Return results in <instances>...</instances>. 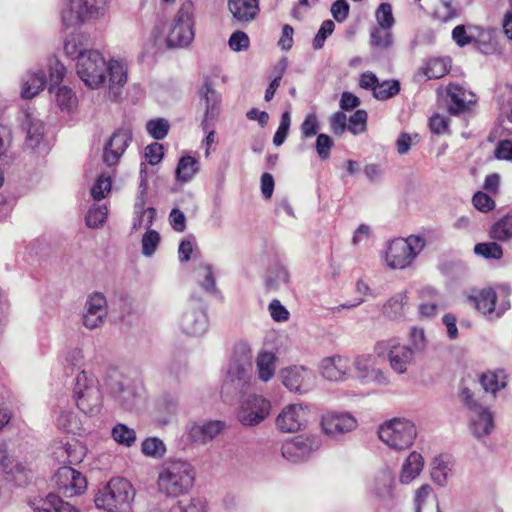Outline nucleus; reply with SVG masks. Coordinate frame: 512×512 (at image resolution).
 <instances>
[{
  "mask_svg": "<svg viewBox=\"0 0 512 512\" xmlns=\"http://www.w3.org/2000/svg\"><path fill=\"white\" fill-rule=\"evenodd\" d=\"M76 72L84 84L97 89L106 83L108 78L109 94L116 99L121 88L127 82V67L121 60L111 59L108 62L98 50H90L76 63Z\"/></svg>",
  "mask_w": 512,
  "mask_h": 512,
  "instance_id": "1",
  "label": "nucleus"
},
{
  "mask_svg": "<svg viewBox=\"0 0 512 512\" xmlns=\"http://www.w3.org/2000/svg\"><path fill=\"white\" fill-rule=\"evenodd\" d=\"M195 481V471L192 465L182 459L165 461L158 473L157 486L166 497H179L188 493Z\"/></svg>",
  "mask_w": 512,
  "mask_h": 512,
  "instance_id": "2",
  "label": "nucleus"
},
{
  "mask_svg": "<svg viewBox=\"0 0 512 512\" xmlns=\"http://www.w3.org/2000/svg\"><path fill=\"white\" fill-rule=\"evenodd\" d=\"M135 497L131 483L121 477L112 478L95 495V505L108 512H130Z\"/></svg>",
  "mask_w": 512,
  "mask_h": 512,
  "instance_id": "3",
  "label": "nucleus"
},
{
  "mask_svg": "<svg viewBox=\"0 0 512 512\" xmlns=\"http://www.w3.org/2000/svg\"><path fill=\"white\" fill-rule=\"evenodd\" d=\"M252 377V360L248 353H234L228 362L221 385V394L236 397L249 387Z\"/></svg>",
  "mask_w": 512,
  "mask_h": 512,
  "instance_id": "4",
  "label": "nucleus"
},
{
  "mask_svg": "<svg viewBox=\"0 0 512 512\" xmlns=\"http://www.w3.org/2000/svg\"><path fill=\"white\" fill-rule=\"evenodd\" d=\"M425 245V239L419 235L395 238L386 246L384 261L391 269H405L412 265Z\"/></svg>",
  "mask_w": 512,
  "mask_h": 512,
  "instance_id": "5",
  "label": "nucleus"
},
{
  "mask_svg": "<svg viewBox=\"0 0 512 512\" xmlns=\"http://www.w3.org/2000/svg\"><path fill=\"white\" fill-rule=\"evenodd\" d=\"M73 397L84 414L94 416L101 411L102 394L99 382L85 370H80L74 380Z\"/></svg>",
  "mask_w": 512,
  "mask_h": 512,
  "instance_id": "6",
  "label": "nucleus"
},
{
  "mask_svg": "<svg viewBox=\"0 0 512 512\" xmlns=\"http://www.w3.org/2000/svg\"><path fill=\"white\" fill-rule=\"evenodd\" d=\"M177 326L181 333L187 336L199 337L207 332L209 327L207 306L200 297L195 294L190 296L178 317Z\"/></svg>",
  "mask_w": 512,
  "mask_h": 512,
  "instance_id": "7",
  "label": "nucleus"
},
{
  "mask_svg": "<svg viewBox=\"0 0 512 512\" xmlns=\"http://www.w3.org/2000/svg\"><path fill=\"white\" fill-rule=\"evenodd\" d=\"M460 399L469 411L470 428L477 438L489 435L494 428V419L488 408L484 407L478 396L469 387L462 384Z\"/></svg>",
  "mask_w": 512,
  "mask_h": 512,
  "instance_id": "8",
  "label": "nucleus"
},
{
  "mask_svg": "<svg viewBox=\"0 0 512 512\" xmlns=\"http://www.w3.org/2000/svg\"><path fill=\"white\" fill-rule=\"evenodd\" d=\"M378 436L390 448L403 450L412 446L417 436V430L410 420L393 418L380 425Z\"/></svg>",
  "mask_w": 512,
  "mask_h": 512,
  "instance_id": "9",
  "label": "nucleus"
},
{
  "mask_svg": "<svg viewBox=\"0 0 512 512\" xmlns=\"http://www.w3.org/2000/svg\"><path fill=\"white\" fill-rule=\"evenodd\" d=\"M194 4L185 1L179 8L167 35L169 47H187L194 39Z\"/></svg>",
  "mask_w": 512,
  "mask_h": 512,
  "instance_id": "10",
  "label": "nucleus"
},
{
  "mask_svg": "<svg viewBox=\"0 0 512 512\" xmlns=\"http://www.w3.org/2000/svg\"><path fill=\"white\" fill-rule=\"evenodd\" d=\"M374 353L379 358L387 355L390 367L397 374H404L414 357L411 347L401 344L396 338L378 341L374 346Z\"/></svg>",
  "mask_w": 512,
  "mask_h": 512,
  "instance_id": "11",
  "label": "nucleus"
},
{
  "mask_svg": "<svg viewBox=\"0 0 512 512\" xmlns=\"http://www.w3.org/2000/svg\"><path fill=\"white\" fill-rule=\"evenodd\" d=\"M279 377L286 389L300 395L313 390L317 383V377L314 371L302 365H292L282 368Z\"/></svg>",
  "mask_w": 512,
  "mask_h": 512,
  "instance_id": "12",
  "label": "nucleus"
},
{
  "mask_svg": "<svg viewBox=\"0 0 512 512\" xmlns=\"http://www.w3.org/2000/svg\"><path fill=\"white\" fill-rule=\"evenodd\" d=\"M322 445L318 435H298L286 440L281 446L282 456L292 463H299L311 457Z\"/></svg>",
  "mask_w": 512,
  "mask_h": 512,
  "instance_id": "13",
  "label": "nucleus"
},
{
  "mask_svg": "<svg viewBox=\"0 0 512 512\" xmlns=\"http://www.w3.org/2000/svg\"><path fill=\"white\" fill-rule=\"evenodd\" d=\"M270 411V401L261 395L253 394L241 402L237 419L245 427H254L262 423L269 416Z\"/></svg>",
  "mask_w": 512,
  "mask_h": 512,
  "instance_id": "14",
  "label": "nucleus"
},
{
  "mask_svg": "<svg viewBox=\"0 0 512 512\" xmlns=\"http://www.w3.org/2000/svg\"><path fill=\"white\" fill-rule=\"evenodd\" d=\"M356 418L349 412L328 411L321 416V430L328 438L340 441L356 429Z\"/></svg>",
  "mask_w": 512,
  "mask_h": 512,
  "instance_id": "15",
  "label": "nucleus"
},
{
  "mask_svg": "<svg viewBox=\"0 0 512 512\" xmlns=\"http://www.w3.org/2000/svg\"><path fill=\"white\" fill-rule=\"evenodd\" d=\"M377 357L373 354H361L351 362V366L354 367L357 377L362 383L374 382L380 385L389 383L386 373L377 367Z\"/></svg>",
  "mask_w": 512,
  "mask_h": 512,
  "instance_id": "16",
  "label": "nucleus"
},
{
  "mask_svg": "<svg viewBox=\"0 0 512 512\" xmlns=\"http://www.w3.org/2000/svg\"><path fill=\"white\" fill-rule=\"evenodd\" d=\"M54 482L65 497L81 494L87 487L85 477L71 466L63 465L54 475Z\"/></svg>",
  "mask_w": 512,
  "mask_h": 512,
  "instance_id": "17",
  "label": "nucleus"
},
{
  "mask_svg": "<svg viewBox=\"0 0 512 512\" xmlns=\"http://www.w3.org/2000/svg\"><path fill=\"white\" fill-rule=\"evenodd\" d=\"M0 468L5 479L17 486H24L32 479L31 469L11 456L5 448H0Z\"/></svg>",
  "mask_w": 512,
  "mask_h": 512,
  "instance_id": "18",
  "label": "nucleus"
},
{
  "mask_svg": "<svg viewBox=\"0 0 512 512\" xmlns=\"http://www.w3.org/2000/svg\"><path fill=\"white\" fill-rule=\"evenodd\" d=\"M107 316V301L102 293L95 292L88 296L82 315V324L89 330L103 325Z\"/></svg>",
  "mask_w": 512,
  "mask_h": 512,
  "instance_id": "19",
  "label": "nucleus"
},
{
  "mask_svg": "<svg viewBox=\"0 0 512 512\" xmlns=\"http://www.w3.org/2000/svg\"><path fill=\"white\" fill-rule=\"evenodd\" d=\"M308 408L302 404L285 406L276 418V427L281 432L293 433L307 423Z\"/></svg>",
  "mask_w": 512,
  "mask_h": 512,
  "instance_id": "20",
  "label": "nucleus"
},
{
  "mask_svg": "<svg viewBox=\"0 0 512 512\" xmlns=\"http://www.w3.org/2000/svg\"><path fill=\"white\" fill-rule=\"evenodd\" d=\"M132 141V131L127 127H121L114 131L103 149V161L107 166L118 163L127 147Z\"/></svg>",
  "mask_w": 512,
  "mask_h": 512,
  "instance_id": "21",
  "label": "nucleus"
},
{
  "mask_svg": "<svg viewBox=\"0 0 512 512\" xmlns=\"http://www.w3.org/2000/svg\"><path fill=\"white\" fill-rule=\"evenodd\" d=\"M319 370L326 380L344 382L351 377V361L341 355L325 357L320 362Z\"/></svg>",
  "mask_w": 512,
  "mask_h": 512,
  "instance_id": "22",
  "label": "nucleus"
},
{
  "mask_svg": "<svg viewBox=\"0 0 512 512\" xmlns=\"http://www.w3.org/2000/svg\"><path fill=\"white\" fill-rule=\"evenodd\" d=\"M395 479L388 469L379 471L370 484V493L384 507H390L394 503Z\"/></svg>",
  "mask_w": 512,
  "mask_h": 512,
  "instance_id": "23",
  "label": "nucleus"
},
{
  "mask_svg": "<svg viewBox=\"0 0 512 512\" xmlns=\"http://www.w3.org/2000/svg\"><path fill=\"white\" fill-rule=\"evenodd\" d=\"M475 95L466 91L457 84H449L446 87V106L449 114L459 115L470 110V106L475 103Z\"/></svg>",
  "mask_w": 512,
  "mask_h": 512,
  "instance_id": "24",
  "label": "nucleus"
},
{
  "mask_svg": "<svg viewBox=\"0 0 512 512\" xmlns=\"http://www.w3.org/2000/svg\"><path fill=\"white\" fill-rule=\"evenodd\" d=\"M23 128L26 129L27 135L25 140L26 147L33 151L42 153L45 151L43 145L44 124L37 118L33 111H25L22 120Z\"/></svg>",
  "mask_w": 512,
  "mask_h": 512,
  "instance_id": "25",
  "label": "nucleus"
},
{
  "mask_svg": "<svg viewBox=\"0 0 512 512\" xmlns=\"http://www.w3.org/2000/svg\"><path fill=\"white\" fill-rule=\"evenodd\" d=\"M61 19L66 27H78L91 21L84 0H63Z\"/></svg>",
  "mask_w": 512,
  "mask_h": 512,
  "instance_id": "26",
  "label": "nucleus"
},
{
  "mask_svg": "<svg viewBox=\"0 0 512 512\" xmlns=\"http://www.w3.org/2000/svg\"><path fill=\"white\" fill-rule=\"evenodd\" d=\"M110 393L119 405L127 411L134 410L140 399V394L137 391L136 385L130 382H114L110 386Z\"/></svg>",
  "mask_w": 512,
  "mask_h": 512,
  "instance_id": "27",
  "label": "nucleus"
},
{
  "mask_svg": "<svg viewBox=\"0 0 512 512\" xmlns=\"http://www.w3.org/2000/svg\"><path fill=\"white\" fill-rule=\"evenodd\" d=\"M455 459L450 454H440L431 462V478L439 486L443 487L453 475Z\"/></svg>",
  "mask_w": 512,
  "mask_h": 512,
  "instance_id": "28",
  "label": "nucleus"
},
{
  "mask_svg": "<svg viewBox=\"0 0 512 512\" xmlns=\"http://www.w3.org/2000/svg\"><path fill=\"white\" fill-rule=\"evenodd\" d=\"M228 9L240 23L251 22L259 12L258 0H228Z\"/></svg>",
  "mask_w": 512,
  "mask_h": 512,
  "instance_id": "29",
  "label": "nucleus"
},
{
  "mask_svg": "<svg viewBox=\"0 0 512 512\" xmlns=\"http://www.w3.org/2000/svg\"><path fill=\"white\" fill-rule=\"evenodd\" d=\"M30 506L34 512H79L72 504L53 493L48 494L46 498L33 500Z\"/></svg>",
  "mask_w": 512,
  "mask_h": 512,
  "instance_id": "30",
  "label": "nucleus"
},
{
  "mask_svg": "<svg viewBox=\"0 0 512 512\" xmlns=\"http://www.w3.org/2000/svg\"><path fill=\"white\" fill-rule=\"evenodd\" d=\"M47 83L46 73L43 69L27 72L22 78L21 96L25 99L35 97L44 89Z\"/></svg>",
  "mask_w": 512,
  "mask_h": 512,
  "instance_id": "31",
  "label": "nucleus"
},
{
  "mask_svg": "<svg viewBox=\"0 0 512 512\" xmlns=\"http://www.w3.org/2000/svg\"><path fill=\"white\" fill-rule=\"evenodd\" d=\"M201 98L205 101L206 110L205 117L201 123L202 129L206 130L208 122L214 120L218 114V105L220 103V95L212 87V84L206 80L201 90Z\"/></svg>",
  "mask_w": 512,
  "mask_h": 512,
  "instance_id": "32",
  "label": "nucleus"
},
{
  "mask_svg": "<svg viewBox=\"0 0 512 512\" xmlns=\"http://www.w3.org/2000/svg\"><path fill=\"white\" fill-rule=\"evenodd\" d=\"M195 280L198 286L207 294L215 295L218 293L213 266L206 262H201L194 270Z\"/></svg>",
  "mask_w": 512,
  "mask_h": 512,
  "instance_id": "33",
  "label": "nucleus"
},
{
  "mask_svg": "<svg viewBox=\"0 0 512 512\" xmlns=\"http://www.w3.org/2000/svg\"><path fill=\"white\" fill-rule=\"evenodd\" d=\"M64 52L72 60L79 62L83 55L88 54L91 49L88 48V40L84 34L73 33L69 35L64 42Z\"/></svg>",
  "mask_w": 512,
  "mask_h": 512,
  "instance_id": "34",
  "label": "nucleus"
},
{
  "mask_svg": "<svg viewBox=\"0 0 512 512\" xmlns=\"http://www.w3.org/2000/svg\"><path fill=\"white\" fill-rule=\"evenodd\" d=\"M145 201L146 197L137 196L136 202L134 205V219H133V230H138L142 228H149L152 226L154 218L156 216V210L153 207H148L145 209Z\"/></svg>",
  "mask_w": 512,
  "mask_h": 512,
  "instance_id": "35",
  "label": "nucleus"
},
{
  "mask_svg": "<svg viewBox=\"0 0 512 512\" xmlns=\"http://www.w3.org/2000/svg\"><path fill=\"white\" fill-rule=\"evenodd\" d=\"M497 294L492 288H485L477 295L469 296L468 301L483 315L492 318L495 312Z\"/></svg>",
  "mask_w": 512,
  "mask_h": 512,
  "instance_id": "36",
  "label": "nucleus"
},
{
  "mask_svg": "<svg viewBox=\"0 0 512 512\" xmlns=\"http://www.w3.org/2000/svg\"><path fill=\"white\" fill-rule=\"evenodd\" d=\"M479 382L486 393L496 396L508 383V376L504 370L487 371L483 373Z\"/></svg>",
  "mask_w": 512,
  "mask_h": 512,
  "instance_id": "37",
  "label": "nucleus"
},
{
  "mask_svg": "<svg viewBox=\"0 0 512 512\" xmlns=\"http://www.w3.org/2000/svg\"><path fill=\"white\" fill-rule=\"evenodd\" d=\"M423 467L424 459L422 455L415 451L411 452L402 465L400 482L402 484L411 483L416 477L420 475Z\"/></svg>",
  "mask_w": 512,
  "mask_h": 512,
  "instance_id": "38",
  "label": "nucleus"
},
{
  "mask_svg": "<svg viewBox=\"0 0 512 512\" xmlns=\"http://www.w3.org/2000/svg\"><path fill=\"white\" fill-rule=\"evenodd\" d=\"M55 458L64 465L71 466L80 463L85 455L84 449L78 444H61L53 452Z\"/></svg>",
  "mask_w": 512,
  "mask_h": 512,
  "instance_id": "39",
  "label": "nucleus"
},
{
  "mask_svg": "<svg viewBox=\"0 0 512 512\" xmlns=\"http://www.w3.org/2000/svg\"><path fill=\"white\" fill-rule=\"evenodd\" d=\"M290 274L288 268L280 263H274L269 269L265 280L266 288L271 291H278L289 284Z\"/></svg>",
  "mask_w": 512,
  "mask_h": 512,
  "instance_id": "40",
  "label": "nucleus"
},
{
  "mask_svg": "<svg viewBox=\"0 0 512 512\" xmlns=\"http://www.w3.org/2000/svg\"><path fill=\"white\" fill-rule=\"evenodd\" d=\"M225 424L221 421H209L202 425H194L190 430V437L194 441L206 443L217 436L223 429Z\"/></svg>",
  "mask_w": 512,
  "mask_h": 512,
  "instance_id": "41",
  "label": "nucleus"
},
{
  "mask_svg": "<svg viewBox=\"0 0 512 512\" xmlns=\"http://www.w3.org/2000/svg\"><path fill=\"white\" fill-rule=\"evenodd\" d=\"M432 493L430 485H422L416 491L415 512H440L438 502L435 498L429 499Z\"/></svg>",
  "mask_w": 512,
  "mask_h": 512,
  "instance_id": "42",
  "label": "nucleus"
},
{
  "mask_svg": "<svg viewBox=\"0 0 512 512\" xmlns=\"http://www.w3.org/2000/svg\"><path fill=\"white\" fill-rule=\"evenodd\" d=\"M199 170V162L196 158L186 155L182 156L176 167V179L181 183H187L193 179Z\"/></svg>",
  "mask_w": 512,
  "mask_h": 512,
  "instance_id": "43",
  "label": "nucleus"
},
{
  "mask_svg": "<svg viewBox=\"0 0 512 512\" xmlns=\"http://www.w3.org/2000/svg\"><path fill=\"white\" fill-rule=\"evenodd\" d=\"M276 356L272 352H260L256 359L259 379L268 382L275 373Z\"/></svg>",
  "mask_w": 512,
  "mask_h": 512,
  "instance_id": "44",
  "label": "nucleus"
},
{
  "mask_svg": "<svg viewBox=\"0 0 512 512\" xmlns=\"http://www.w3.org/2000/svg\"><path fill=\"white\" fill-rule=\"evenodd\" d=\"M208 502L201 496L182 499L174 503L168 512H207Z\"/></svg>",
  "mask_w": 512,
  "mask_h": 512,
  "instance_id": "45",
  "label": "nucleus"
},
{
  "mask_svg": "<svg viewBox=\"0 0 512 512\" xmlns=\"http://www.w3.org/2000/svg\"><path fill=\"white\" fill-rule=\"evenodd\" d=\"M55 97L56 103L62 112L71 113L76 109L78 100L71 88L67 86L58 87Z\"/></svg>",
  "mask_w": 512,
  "mask_h": 512,
  "instance_id": "46",
  "label": "nucleus"
},
{
  "mask_svg": "<svg viewBox=\"0 0 512 512\" xmlns=\"http://www.w3.org/2000/svg\"><path fill=\"white\" fill-rule=\"evenodd\" d=\"M407 304L405 291L393 295L384 305L383 313L391 319H398L403 316L404 306Z\"/></svg>",
  "mask_w": 512,
  "mask_h": 512,
  "instance_id": "47",
  "label": "nucleus"
},
{
  "mask_svg": "<svg viewBox=\"0 0 512 512\" xmlns=\"http://www.w3.org/2000/svg\"><path fill=\"white\" fill-rule=\"evenodd\" d=\"M115 442L125 447H131L136 442V432L123 423H117L111 431Z\"/></svg>",
  "mask_w": 512,
  "mask_h": 512,
  "instance_id": "48",
  "label": "nucleus"
},
{
  "mask_svg": "<svg viewBox=\"0 0 512 512\" xmlns=\"http://www.w3.org/2000/svg\"><path fill=\"white\" fill-rule=\"evenodd\" d=\"M491 238L506 241L512 238V216L506 215L498 220L490 230Z\"/></svg>",
  "mask_w": 512,
  "mask_h": 512,
  "instance_id": "49",
  "label": "nucleus"
},
{
  "mask_svg": "<svg viewBox=\"0 0 512 512\" xmlns=\"http://www.w3.org/2000/svg\"><path fill=\"white\" fill-rule=\"evenodd\" d=\"M390 29L379 26L372 27L370 30V44L380 49L389 48L393 43Z\"/></svg>",
  "mask_w": 512,
  "mask_h": 512,
  "instance_id": "50",
  "label": "nucleus"
},
{
  "mask_svg": "<svg viewBox=\"0 0 512 512\" xmlns=\"http://www.w3.org/2000/svg\"><path fill=\"white\" fill-rule=\"evenodd\" d=\"M400 91V82L398 80H384L378 81L375 88L374 97L378 100L384 101L397 95Z\"/></svg>",
  "mask_w": 512,
  "mask_h": 512,
  "instance_id": "51",
  "label": "nucleus"
},
{
  "mask_svg": "<svg viewBox=\"0 0 512 512\" xmlns=\"http://www.w3.org/2000/svg\"><path fill=\"white\" fill-rule=\"evenodd\" d=\"M474 253L488 260H499L503 256V249L496 242H484L474 246Z\"/></svg>",
  "mask_w": 512,
  "mask_h": 512,
  "instance_id": "52",
  "label": "nucleus"
},
{
  "mask_svg": "<svg viewBox=\"0 0 512 512\" xmlns=\"http://www.w3.org/2000/svg\"><path fill=\"white\" fill-rule=\"evenodd\" d=\"M141 451L146 456L160 458L165 454L166 447L159 438L149 437L142 442Z\"/></svg>",
  "mask_w": 512,
  "mask_h": 512,
  "instance_id": "53",
  "label": "nucleus"
},
{
  "mask_svg": "<svg viewBox=\"0 0 512 512\" xmlns=\"http://www.w3.org/2000/svg\"><path fill=\"white\" fill-rule=\"evenodd\" d=\"M63 364L65 368H70L72 372L80 370L84 364V353L80 347H71L63 355Z\"/></svg>",
  "mask_w": 512,
  "mask_h": 512,
  "instance_id": "54",
  "label": "nucleus"
},
{
  "mask_svg": "<svg viewBox=\"0 0 512 512\" xmlns=\"http://www.w3.org/2000/svg\"><path fill=\"white\" fill-rule=\"evenodd\" d=\"M57 426L65 432L76 433L80 429V422L74 412L62 411L57 418Z\"/></svg>",
  "mask_w": 512,
  "mask_h": 512,
  "instance_id": "55",
  "label": "nucleus"
},
{
  "mask_svg": "<svg viewBox=\"0 0 512 512\" xmlns=\"http://www.w3.org/2000/svg\"><path fill=\"white\" fill-rule=\"evenodd\" d=\"M170 125L164 118L149 120L146 124L147 132L155 140L164 139L169 132Z\"/></svg>",
  "mask_w": 512,
  "mask_h": 512,
  "instance_id": "56",
  "label": "nucleus"
},
{
  "mask_svg": "<svg viewBox=\"0 0 512 512\" xmlns=\"http://www.w3.org/2000/svg\"><path fill=\"white\" fill-rule=\"evenodd\" d=\"M108 215V209L106 205H94L92 206L86 216V224L91 228H98L105 222Z\"/></svg>",
  "mask_w": 512,
  "mask_h": 512,
  "instance_id": "57",
  "label": "nucleus"
},
{
  "mask_svg": "<svg viewBox=\"0 0 512 512\" xmlns=\"http://www.w3.org/2000/svg\"><path fill=\"white\" fill-rule=\"evenodd\" d=\"M111 186V177L106 174H101L91 188V196L94 200L100 201L110 192Z\"/></svg>",
  "mask_w": 512,
  "mask_h": 512,
  "instance_id": "58",
  "label": "nucleus"
},
{
  "mask_svg": "<svg viewBox=\"0 0 512 512\" xmlns=\"http://www.w3.org/2000/svg\"><path fill=\"white\" fill-rule=\"evenodd\" d=\"M160 242V235L155 230H147L142 237V254L145 257H151L157 250Z\"/></svg>",
  "mask_w": 512,
  "mask_h": 512,
  "instance_id": "59",
  "label": "nucleus"
},
{
  "mask_svg": "<svg viewBox=\"0 0 512 512\" xmlns=\"http://www.w3.org/2000/svg\"><path fill=\"white\" fill-rule=\"evenodd\" d=\"M291 125V115L289 111H284L281 115L280 124L273 136V144L280 146L284 143L289 133Z\"/></svg>",
  "mask_w": 512,
  "mask_h": 512,
  "instance_id": "60",
  "label": "nucleus"
},
{
  "mask_svg": "<svg viewBox=\"0 0 512 512\" xmlns=\"http://www.w3.org/2000/svg\"><path fill=\"white\" fill-rule=\"evenodd\" d=\"M410 347L413 353L423 352L427 347V339L422 328L412 327L409 333Z\"/></svg>",
  "mask_w": 512,
  "mask_h": 512,
  "instance_id": "61",
  "label": "nucleus"
},
{
  "mask_svg": "<svg viewBox=\"0 0 512 512\" xmlns=\"http://www.w3.org/2000/svg\"><path fill=\"white\" fill-rule=\"evenodd\" d=\"M320 128L318 117L315 113H308L300 126L302 137L307 139L317 135Z\"/></svg>",
  "mask_w": 512,
  "mask_h": 512,
  "instance_id": "62",
  "label": "nucleus"
},
{
  "mask_svg": "<svg viewBox=\"0 0 512 512\" xmlns=\"http://www.w3.org/2000/svg\"><path fill=\"white\" fill-rule=\"evenodd\" d=\"M334 28L335 24L332 20H325L322 22L312 42L315 50H319L324 46L326 39L333 33Z\"/></svg>",
  "mask_w": 512,
  "mask_h": 512,
  "instance_id": "63",
  "label": "nucleus"
},
{
  "mask_svg": "<svg viewBox=\"0 0 512 512\" xmlns=\"http://www.w3.org/2000/svg\"><path fill=\"white\" fill-rule=\"evenodd\" d=\"M375 17L379 27L392 28L394 24V17L392 14V7L389 3H381L376 10Z\"/></svg>",
  "mask_w": 512,
  "mask_h": 512,
  "instance_id": "64",
  "label": "nucleus"
}]
</instances>
